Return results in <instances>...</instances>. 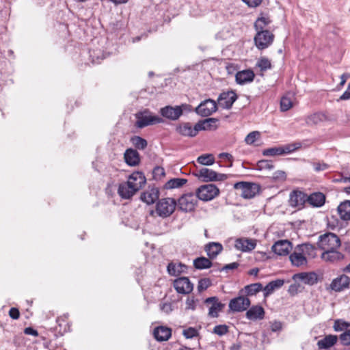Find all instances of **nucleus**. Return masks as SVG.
<instances>
[{"instance_id": "nucleus-38", "label": "nucleus", "mask_w": 350, "mask_h": 350, "mask_svg": "<svg viewBox=\"0 0 350 350\" xmlns=\"http://www.w3.org/2000/svg\"><path fill=\"white\" fill-rule=\"evenodd\" d=\"M187 183V180L185 178H172L168 180L165 184V188L167 189L180 188Z\"/></svg>"}, {"instance_id": "nucleus-30", "label": "nucleus", "mask_w": 350, "mask_h": 350, "mask_svg": "<svg viewBox=\"0 0 350 350\" xmlns=\"http://www.w3.org/2000/svg\"><path fill=\"white\" fill-rule=\"evenodd\" d=\"M153 335L158 341H166L171 337L172 330L167 327L159 326L154 329Z\"/></svg>"}, {"instance_id": "nucleus-60", "label": "nucleus", "mask_w": 350, "mask_h": 350, "mask_svg": "<svg viewBox=\"0 0 350 350\" xmlns=\"http://www.w3.org/2000/svg\"><path fill=\"white\" fill-rule=\"evenodd\" d=\"M282 325L280 321H274L271 323V329L273 332L280 331L282 329Z\"/></svg>"}, {"instance_id": "nucleus-64", "label": "nucleus", "mask_w": 350, "mask_h": 350, "mask_svg": "<svg viewBox=\"0 0 350 350\" xmlns=\"http://www.w3.org/2000/svg\"><path fill=\"white\" fill-rule=\"evenodd\" d=\"M340 99L342 100L350 99V93L345 90V92L340 96Z\"/></svg>"}, {"instance_id": "nucleus-55", "label": "nucleus", "mask_w": 350, "mask_h": 350, "mask_svg": "<svg viewBox=\"0 0 350 350\" xmlns=\"http://www.w3.org/2000/svg\"><path fill=\"white\" fill-rule=\"evenodd\" d=\"M153 174L155 178H161L165 176V170L162 167L157 166L154 168Z\"/></svg>"}, {"instance_id": "nucleus-27", "label": "nucleus", "mask_w": 350, "mask_h": 350, "mask_svg": "<svg viewBox=\"0 0 350 350\" xmlns=\"http://www.w3.org/2000/svg\"><path fill=\"white\" fill-rule=\"evenodd\" d=\"M307 202L312 207H321L325 202V196L321 192L307 195Z\"/></svg>"}, {"instance_id": "nucleus-54", "label": "nucleus", "mask_w": 350, "mask_h": 350, "mask_svg": "<svg viewBox=\"0 0 350 350\" xmlns=\"http://www.w3.org/2000/svg\"><path fill=\"white\" fill-rule=\"evenodd\" d=\"M213 332L219 336H223L228 332V327L224 325H216L213 329Z\"/></svg>"}, {"instance_id": "nucleus-59", "label": "nucleus", "mask_w": 350, "mask_h": 350, "mask_svg": "<svg viewBox=\"0 0 350 350\" xmlns=\"http://www.w3.org/2000/svg\"><path fill=\"white\" fill-rule=\"evenodd\" d=\"M9 315L13 319H18L20 317L19 310L16 308H12L9 311Z\"/></svg>"}, {"instance_id": "nucleus-9", "label": "nucleus", "mask_w": 350, "mask_h": 350, "mask_svg": "<svg viewBox=\"0 0 350 350\" xmlns=\"http://www.w3.org/2000/svg\"><path fill=\"white\" fill-rule=\"evenodd\" d=\"M196 176L205 182L220 181L227 178L226 174H218L213 170L205 167L198 170Z\"/></svg>"}, {"instance_id": "nucleus-63", "label": "nucleus", "mask_w": 350, "mask_h": 350, "mask_svg": "<svg viewBox=\"0 0 350 350\" xmlns=\"http://www.w3.org/2000/svg\"><path fill=\"white\" fill-rule=\"evenodd\" d=\"M219 156L220 158H225L230 161H232V156L228 153L223 152V153L219 154Z\"/></svg>"}, {"instance_id": "nucleus-45", "label": "nucleus", "mask_w": 350, "mask_h": 350, "mask_svg": "<svg viewBox=\"0 0 350 350\" xmlns=\"http://www.w3.org/2000/svg\"><path fill=\"white\" fill-rule=\"evenodd\" d=\"M350 327V323L342 319H336L334 323V329L336 332H340Z\"/></svg>"}, {"instance_id": "nucleus-39", "label": "nucleus", "mask_w": 350, "mask_h": 350, "mask_svg": "<svg viewBox=\"0 0 350 350\" xmlns=\"http://www.w3.org/2000/svg\"><path fill=\"white\" fill-rule=\"evenodd\" d=\"M193 265L198 269H207L211 267V260L205 257H199L193 260Z\"/></svg>"}, {"instance_id": "nucleus-11", "label": "nucleus", "mask_w": 350, "mask_h": 350, "mask_svg": "<svg viewBox=\"0 0 350 350\" xmlns=\"http://www.w3.org/2000/svg\"><path fill=\"white\" fill-rule=\"evenodd\" d=\"M250 300L243 294L232 299L229 302V308L234 312H243L250 307Z\"/></svg>"}, {"instance_id": "nucleus-3", "label": "nucleus", "mask_w": 350, "mask_h": 350, "mask_svg": "<svg viewBox=\"0 0 350 350\" xmlns=\"http://www.w3.org/2000/svg\"><path fill=\"white\" fill-rule=\"evenodd\" d=\"M340 245V239L334 233H325L319 237L318 247L323 252L338 249Z\"/></svg>"}, {"instance_id": "nucleus-58", "label": "nucleus", "mask_w": 350, "mask_h": 350, "mask_svg": "<svg viewBox=\"0 0 350 350\" xmlns=\"http://www.w3.org/2000/svg\"><path fill=\"white\" fill-rule=\"evenodd\" d=\"M160 309L161 311L166 314H169L172 311V306L171 303H163L160 304Z\"/></svg>"}, {"instance_id": "nucleus-33", "label": "nucleus", "mask_w": 350, "mask_h": 350, "mask_svg": "<svg viewBox=\"0 0 350 350\" xmlns=\"http://www.w3.org/2000/svg\"><path fill=\"white\" fill-rule=\"evenodd\" d=\"M261 291H262V285L260 283H253L245 286L239 291V294H243L246 297L253 296Z\"/></svg>"}, {"instance_id": "nucleus-53", "label": "nucleus", "mask_w": 350, "mask_h": 350, "mask_svg": "<svg viewBox=\"0 0 350 350\" xmlns=\"http://www.w3.org/2000/svg\"><path fill=\"white\" fill-rule=\"evenodd\" d=\"M198 300L195 299L193 297H188L186 300V310H194L196 308V303Z\"/></svg>"}, {"instance_id": "nucleus-20", "label": "nucleus", "mask_w": 350, "mask_h": 350, "mask_svg": "<svg viewBox=\"0 0 350 350\" xmlns=\"http://www.w3.org/2000/svg\"><path fill=\"white\" fill-rule=\"evenodd\" d=\"M292 250V244L288 240H279L272 246L273 252L279 256H286Z\"/></svg>"}, {"instance_id": "nucleus-1", "label": "nucleus", "mask_w": 350, "mask_h": 350, "mask_svg": "<svg viewBox=\"0 0 350 350\" xmlns=\"http://www.w3.org/2000/svg\"><path fill=\"white\" fill-rule=\"evenodd\" d=\"M315 250V247L310 243L297 245L289 256L292 265L295 267L306 265L308 257L313 258L316 256Z\"/></svg>"}, {"instance_id": "nucleus-47", "label": "nucleus", "mask_w": 350, "mask_h": 350, "mask_svg": "<svg viewBox=\"0 0 350 350\" xmlns=\"http://www.w3.org/2000/svg\"><path fill=\"white\" fill-rule=\"evenodd\" d=\"M217 122V120L216 118H207L203 121H200V122H198L197 124L205 123L204 124L200 126L201 127H203V126L204 127V129H200V131L209 130V129H211L212 127L213 126V124H215Z\"/></svg>"}, {"instance_id": "nucleus-50", "label": "nucleus", "mask_w": 350, "mask_h": 350, "mask_svg": "<svg viewBox=\"0 0 350 350\" xmlns=\"http://www.w3.org/2000/svg\"><path fill=\"white\" fill-rule=\"evenodd\" d=\"M260 137V133L258 131H252L250 133L245 137V142L247 144H253L257 139Z\"/></svg>"}, {"instance_id": "nucleus-19", "label": "nucleus", "mask_w": 350, "mask_h": 350, "mask_svg": "<svg viewBox=\"0 0 350 350\" xmlns=\"http://www.w3.org/2000/svg\"><path fill=\"white\" fill-rule=\"evenodd\" d=\"M146 178L142 172H135L129 176L126 182L131 185L132 188L137 192L146 183Z\"/></svg>"}, {"instance_id": "nucleus-37", "label": "nucleus", "mask_w": 350, "mask_h": 350, "mask_svg": "<svg viewBox=\"0 0 350 350\" xmlns=\"http://www.w3.org/2000/svg\"><path fill=\"white\" fill-rule=\"evenodd\" d=\"M187 266L182 263L170 262L167 265V272L170 275L176 276L185 272Z\"/></svg>"}, {"instance_id": "nucleus-43", "label": "nucleus", "mask_w": 350, "mask_h": 350, "mask_svg": "<svg viewBox=\"0 0 350 350\" xmlns=\"http://www.w3.org/2000/svg\"><path fill=\"white\" fill-rule=\"evenodd\" d=\"M183 335L187 339H191L199 336V331L195 327H189L183 330Z\"/></svg>"}, {"instance_id": "nucleus-8", "label": "nucleus", "mask_w": 350, "mask_h": 350, "mask_svg": "<svg viewBox=\"0 0 350 350\" xmlns=\"http://www.w3.org/2000/svg\"><path fill=\"white\" fill-rule=\"evenodd\" d=\"M300 145L292 144L282 146H275L269 148L265 149L262 151V154L267 157H274L278 155H283L293 152L299 148Z\"/></svg>"}, {"instance_id": "nucleus-40", "label": "nucleus", "mask_w": 350, "mask_h": 350, "mask_svg": "<svg viewBox=\"0 0 350 350\" xmlns=\"http://www.w3.org/2000/svg\"><path fill=\"white\" fill-rule=\"evenodd\" d=\"M271 23L267 17H259L254 23V28L258 31H265L264 28Z\"/></svg>"}, {"instance_id": "nucleus-48", "label": "nucleus", "mask_w": 350, "mask_h": 350, "mask_svg": "<svg viewBox=\"0 0 350 350\" xmlns=\"http://www.w3.org/2000/svg\"><path fill=\"white\" fill-rule=\"evenodd\" d=\"M293 106L291 100L286 97L283 96L280 101V108L282 111H286L290 109Z\"/></svg>"}, {"instance_id": "nucleus-29", "label": "nucleus", "mask_w": 350, "mask_h": 350, "mask_svg": "<svg viewBox=\"0 0 350 350\" xmlns=\"http://www.w3.org/2000/svg\"><path fill=\"white\" fill-rule=\"evenodd\" d=\"M125 162L130 166H136L139 164V154L136 150L129 148L124 154Z\"/></svg>"}, {"instance_id": "nucleus-57", "label": "nucleus", "mask_w": 350, "mask_h": 350, "mask_svg": "<svg viewBox=\"0 0 350 350\" xmlns=\"http://www.w3.org/2000/svg\"><path fill=\"white\" fill-rule=\"evenodd\" d=\"M258 166L260 169H272L273 167L271 163L267 160H262L258 163Z\"/></svg>"}, {"instance_id": "nucleus-35", "label": "nucleus", "mask_w": 350, "mask_h": 350, "mask_svg": "<svg viewBox=\"0 0 350 350\" xmlns=\"http://www.w3.org/2000/svg\"><path fill=\"white\" fill-rule=\"evenodd\" d=\"M338 213L342 220H350V200L341 202L338 206Z\"/></svg>"}, {"instance_id": "nucleus-41", "label": "nucleus", "mask_w": 350, "mask_h": 350, "mask_svg": "<svg viewBox=\"0 0 350 350\" xmlns=\"http://www.w3.org/2000/svg\"><path fill=\"white\" fill-rule=\"evenodd\" d=\"M300 278L305 284L310 285H312L317 282V276L314 273H301Z\"/></svg>"}, {"instance_id": "nucleus-28", "label": "nucleus", "mask_w": 350, "mask_h": 350, "mask_svg": "<svg viewBox=\"0 0 350 350\" xmlns=\"http://www.w3.org/2000/svg\"><path fill=\"white\" fill-rule=\"evenodd\" d=\"M255 75L251 70H244L238 72L236 75V81L238 84L243 85L253 81Z\"/></svg>"}, {"instance_id": "nucleus-44", "label": "nucleus", "mask_w": 350, "mask_h": 350, "mask_svg": "<svg viewBox=\"0 0 350 350\" xmlns=\"http://www.w3.org/2000/svg\"><path fill=\"white\" fill-rule=\"evenodd\" d=\"M133 144L138 149L144 150L147 146V142L139 136H135L131 139Z\"/></svg>"}, {"instance_id": "nucleus-10", "label": "nucleus", "mask_w": 350, "mask_h": 350, "mask_svg": "<svg viewBox=\"0 0 350 350\" xmlns=\"http://www.w3.org/2000/svg\"><path fill=\"white\" fill-rule=\"evenodd\" d=\"M198 202V197L193 193L183 195L178 200V208L185 212H190L194 210Z\"/></svg>"}, {"instance_id": "nucleus-4", "label": "nucleus", "mask_w": 350, "mask_h": 350, "mask_svg": "<svg viewBox=\"0 0 350 350\" xmlns=\"http://www.w3.org/2000/svg\"><path fill=\"white\" fill-rule=\"evenodd\" d=\"M176 204V200L173 198H162L157 204L156 213L159 217H167L174 213Z\"/></svg>"}, {"instance_id": "nucleus-31", "label": "nucleus", "mask_w": 350, "mask_h": 350, "mask_svg": "<svg viewBox=\"0 0 350 350\" xmlns=\"http://www.w3.org/2000/svg\"><path fill=\"white\" fill-rule=\"evenodd\" d=\"M204 250L210 258H215L223 250V246L217 242H210L204 247Z\"/></svg>"}, {"instance_id": "nucleus-61", "label": "nucleus", "mask_w": 350, "mask_h": 350, "mask_svg": "<svg viewBox=\"0 0 350 350\" xmlns=\"http://www.w3.org/2000/svg\"><path fill=\"white\" fill-rule=\"evenodd\" d=\"M24 333L27 335H31V336H38V332L37 330L33 329L32 327H26L25 329H24Z\"/></svg>"}, {"instance_id": "nucleus-36", "label": "nucleus", "mask_w": 350, "mask_h": 350, "mask_svg": "<svg viewBox=\"0 0 350 350\" xmlns=\"http://www.w3.org/2000/svg\"><path fill=\"white\" fill-rule=\"evenodd\" d=\"M284 282L283 280H275L269 282L265 288H262L264 296L267 297L271 295L275 289L279 288L283 286Z\"/></svg>"}, {"instance_id": "nucleus-32", "label": "nucleus", "mask_w": 350, "mask_h": 350, "mask_svg": "<svg viewBox=\"0 0 350 350\" xmlns=\"http://www.w3.org/2000/svg\"><path fill=\"white\" fill-rule=\"evenodd\" d=\"M135 193V190L127 182H124L119 185L118 193L122 198L129 199Z\"/></svg>"}, {"instance_id": "nucleus-34", "label": "nucleus", "mask_w": 350, "mask_h": 350, "mask_svg": "<svg viewBox=\"0 0 350 350\" xmlns=\"http://www.w3.org/2000/svg\"><path fill=\"white\" fill-rule=\"evenodd\" d=\"M337 340V336L330 334L326 336L323 339L319 340L317 342V346L319 349H326L334 345L336 343Z\"/></svg>"}, {"instance_id": "nucleus-62", "label": "nucleus", "mask_w": 350, "mask_h": 350, "mask_svg": "<svg viewBox=\"0 0 350 350\" xmlns=\"http://www.w3.org/2000/svg\"><path fill=\"white\" fill-rule=\"evenodd\" d=\"M239 267L238 262H232L228 265H226L223 268L222 270H229V269H237Z\"/></svg>"}, {"instance_id": "nucleus-21", "label": "nucleus", "mask_w": 350, "mask_h": 350, "mask_svg": "<svg viewBox=\"0 0 350 350\" xmlns=\"http://www.w3.org/2000/svg\"><path fill=\"white\" fill-rule=\"evenodd\" d=\"M306 123L308 126L317 125L321 122L329 121L330 118L325 112H315L306 118Z\"/></svg>"}, {"instance_id": "nucleus-2", "label": "nucleus", "mask_w": 350, "mask_h": 350, "mask_svg": "<svg viewBox=\"0 0 350 350\" xmlns=\"http://www.w3.org/2000/svg\"><path fill=\"white\" fill-rule=\"evenodd\" d=\"M135 117L137 119L135 126L140 129L164 122V120L162 118L154 115L148 109L137 112L135 114Z\"/></svg>"}, {"instance_id": "nucleus-56", "label": "nucleus", "mask_w": 350, "mask_h": 350, "mask_svg": "<svg viewBox=\"0 0 350 350\" xmlns=\"http://www.w3.org/2000/svg\"><path fill=\"white\" fill-rule=\"evenodd\" d=\"M243 3H245L249 8H255L258 7L262 0H241Z\"/></svg>"}, {"instance_id": "nucleus-49", "label": "nucleus", "mask_w": 350, "mask_h": 350, "mask_svg": "<svg viewBox=\"0 0 350 350\" xmlns=\"http://www.w3.org/2000/svg\"><path fill=\"white\" fill-rule=\"evenodd\" d=\"M211 280L209 278L200 279L198 284V290L199 292L206 290L211 285Z\"/></svg>"}, {"instance_id": "nucleus-18", "label": "nucleus", "mask_w": 350, "mask_h": 350, "mask_svg": "<svg viewBox=\"0 0 350 350\" xmlns=\"http://www.w3.org/2000/svg\"><path fill=\"white\" fill-rule=\"evenodd\" d=\"M174 287L178 293L189 294L193 291V286L188 278H178L174 282Z\"/></svg>"}, {"instance_id": "nucleus-16", "label": "nucleus", "mask_w": 350, "mask_h": 350, "mask_svg": "<svg viewBox=\"0 0 350 350\" xmlns=\"http://www.w3.org/2000/svg\"><path fill=\"white\" fill-rule=\"evenodd\" d=\"M234 247L242 252H250L256 246V240L249 238H237L234 241Z\"/></svg>"}, {"instance_id": "nucleus-25", "label": "nucleus", "mask_w": 350, "mask_h": 350, "mask_svg": "<svg viewBox=\"0 0 350 350\" xmlns=\"http://www.w3.org/2000/svg\"><path fill=\"white\" fill-rule=\"evenodd\" d=\"M321 258L326 262L334 263L342 260L344 258V255L337 251V249H334L323 252Z\"/></svg>"}, {"instance_id": "nucleus-46", "label": "nucleus", "mask_w": 350, "mask_h": 350, "mask_svg": "<svg viewBox=\"0 0 350 350\" xmlns=\"http://www.w3.org/2000/svg\"><path fill=\"white\" fill-rule=\"evenodd\" d=\"M256 66L260 69L261 71H265L271 68L270 60L267 57H261L257 62Z\"/></svg>"}, {"instance_id": "nucleus-6", "label": "nucleus", "mask_w": 350, "mask_h": 350, "mask_svg": "<svg viewBox=\"0 0 350 350\" xmlns=\"http://www.w3.org/2000/svg\"><path fill=\"white\" fill-rule=\"evenodd\" d=\"M219 193V189L213 184H207L200 187L196 191L198 198L203 201H209Z\"/></svg>"}, {"instance_id": "nucleus-52", "label": "nucleus", "mask_w": 350, "mask_h": 350, "mask_svg": "<svg viewBox=\"0 0 350 350\" xmlns=\"http://www.w3.org/2000/svg\"><path fill=\"white\" fill-rule=\"evenodd\" d=\"M312 165L316 172L327 170L329 167V165L324 162H313Z\"/></svg>"}, {"instance_id": "nucleus-5", "label": "nucleus", "mask_w": 350, "mask_h": 350, "mask_svg": "<svg viewBox=\"0 0 350 350\" xmlns=\"http://www.w3.org/2000/svg\"><path fill=\"white\" fill-rule=\"evenodd\" d=\"M234 188L240 191V195L245 199L254 198L258 191V186L255 183L239 182L234 185Z\"/></svg>"}, {"instance_id": "nucleus-51", "label": "nucleus", "mask_w": 350, "mask_h": 350, "mask_svg": "<svg viewBox=\"0 0 350 350\" xmlns=\"http://www.w3.org/2000/svg\"><path fill=\"white\" fill-rule=\"evenodd\" d=\"M340 343L344 346L350 345V329H347L339 336Z\"/></svg>"}, {"instance_id": "nucleus-26", "label": "nucleus", "mask_w": 350, "mask_h": 350, "mask_svg": "<svg viewBox=\"0 0 350 350\" xmlns=\"http://www.w3.org/2000/svg\"><path fill=\"white\" fill-rule=\"evenodd\" d=\"M350 283V278L346 275H342L334 280L331 284V288L335 291H341L348 288Z\"/></svg>"}, {"instance_id": "nucleus-23", "label": "nucleus", "mask_w": 350, "mask_h": 350, "mask_svg": "<svg viewBox=\"0 0 350 350\" xmlns=\"http://www.w3.org/2000/svg\"><path fill=\"white\" fill-rule=\"evenodd\" d=\"M159 198V190L157 187L148 188L141 195V200L147 204L154 203Z\"/></svg>"}, {"instance_id": "nucleus-14", "label": "nucleus", "mask_w": 350, "mask_h": 350, "mask_svg": "<svg viewBox=\"0 0 350 350\" xmlns=\"http://www.w3.org/2000/svg\"><path fill=\"white\" fill-rule=\"evenodd\" d=\"M203 124H196L194 127H192L191 124L189 122H184L180 124L176 129V131L181 135L187 136V137H194L196 136L198 131H200V129H204V127H201V125Z\"/></svg>"}, {"instance_id": "nucleus-7", "label": "nucleus", "mask_w": 350, "mask_h": 350, "mask_svg": "<svg viewBox=\"0 0 350 350\" xmlns=\"http://www.w3.org/2000/svg\"><path fill=\"white\" fill-rule=\"evenodd\" d=\"M256 46L259 50L268 48L273 42L274 35L268 30L258 31L254 37Z\"/></svg>"}, {"instance_id": "nucleus-17", "label": "nucleus", "mask_w": 350, "mask_h": 350, "mask_svg": "<svg viewBox=\"0 0 350 350\" xmlns=\"http://www.w3.org/2000/svg\"><path fill=\"white\" fill-rule=\"evenodd\" d=\"M237 99V96L234 92L227 91L219 94L217 101L221 107L229 109Z\"/></svg>"}, {"instance_id": "nucleus-22", "label": "nucleus", "mask_w": 350, "mask_h": 350, "mask_svg": "<svg viewBox=\"0 0 350 350\" xmlns=\"http://www.w3.org/2000/svg\"><path fill=\"white\" fill-rule=\"evenodd\" d=\"M264 308L258 305L252 306L246 312V318L250 321L262 320L265 317Z\"/></svg>"}, {"instance_id": "nucleus-24", "label": "nucleus", "mask_w": 350, "mask_h": 350, "mask_svg": "<svg viewBox=\"0 0 350 350\" xmlns=\"http://www.w3.org/2000/svg\"><path fill=\"white\" fill-rule=\"evenodd\" d=\"M205 303L212 304L208 310V315L211 317H217L219 312H220L224 307V304L219 302L218 299L216 297L206 298L205 299Z\"/></svg>"}, {"instance_id": "nucleus-13", "label": "nucleus", "mask_w": 350, "mask_h": 350, "mask_svg": "<svg viewBox=\"0 0 350 350\" xmlns=\"http://www.w3.org/2000/svg\"><path fill=\"white\" fill-rule=\"evenodd\" d=\"M217 109L216 102L212 99L202 101L196 109V112L202 117H207Z\"/></svg>"}, {"instance_id": "nucleus-42", "label": "nucleus", "mask_w": 350, "mask_h": 350, "mask_svg": "<svg viewBox=\"0 0 350 350\" xmlns=\"http://www.w3.org/2000/svg\"><path fill=\"white\" fill-rule=\"evenodd\" d=\"M198 162L204 165H211L214 163V157L211 154H202L198 158Z\"/></svg>"}, {"instance_id": "nucleus-15", "label": "nucleus", "mask_w": 350, "mask_h": 350, "mask_svg": "<svg viewBox=\"0 0 350 350\" xmlns=\"http://www.w3.org/2000/svg\"><path fill=\"white\" fill-rule=\"evenodd\" d=\"M288 202L291 206L301 209L307 202V194L299 190H293L290 193Z\"/></svg>"}, {"instance_id": "nucleus-12", "label": "nucleus", "mask_w": 350, "mask_h": 350, "mask_svg": "<svg viewBox=\"0 0 350 350\" xmlns=\"http://www.w3.org/2000/svg\"><path fill=\"white\" fill-rule=\"evenodd\" d=\"M186 105L181 106H165L161 108V115L167 119L170 120H177L183 114V109L186 108Z\"/></svg>"}]
</instances>
